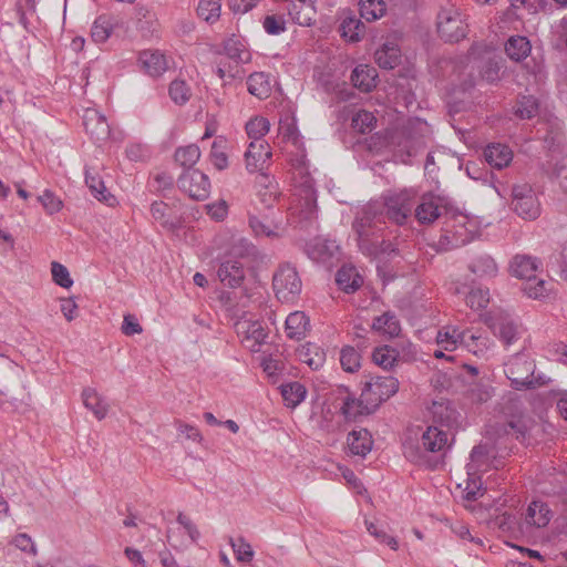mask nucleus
Instances as JSON below:
<instances>
[{"mask_svg":"<svg viewBox=\"0 0 567 567\" xmlns=\"http://www.w3.org/2000/svg\"><path fill=\"white\" fill-rule=\"evenodd\" d=\"M83 125L86 133L96 142L104 141L110 136V126L106 118L94 109H87L84 112Z\"/></svg>","mask_w":567,"mask_h":567,"instance_id":"obj_18","label":"nucleus"},{"mask_svg":"<svg viewBox=\"0 0 567 567\" xmlns=\"http://www.w3.org/2000/svg\"><path fill=\"white\" fill-rule=\"evenodd\" d=\"M516 413H513L509 419L497 430V434L511 435L516 440H524L527 431L529 430L530 420L517 408L516 402H513Z\"/></svg>","mask_w":567,"mask_h":567,"instance_id":"obj_17","label":"nucleus"},{"mask_svg":"<svg viewBox=\"0 0 567 567\" xmlns=\"http://www.w3.org/2000/svg\"><path fill=\"white\" fill-rule=\"evenodd\" d=\"M537 111L538 103L534 96H522V99L518 101L516 114L520 118H532L537 114Z\"/></svg>","mask_w":567,"mask_h":567,"instance_id":"obj_57","label":"nucleus"},{"mask_svg":"<svg viewBox=\"0 0 567 567\" xmlns=\"http://www.w3.org/2000/svg\"><path fill=\"white\" fill-rule=\"evenodd\" d=\"M491 328L494 334L497 336L505 346H511L518 339V327L508 317L493 319Z\"/></svg>","mask_w":567,"mask_h":567,"instance_id":"obj_28","label":"nucleus"},{"mask_svg":"<svg viewBox=\"0 0 567 567\" xmlns=\"http://www.w3.org/2000/svg\"><path fill=\"white\" fill-rule=\"evenodd\" d=\"M85 184L97 200L113 205L115 198L107 192L97 166H87L85 168Z\"/></svg>","mask_w":567,"mask_h":567,"instance_id":"obj_20","label":"nucleus"},{"mask_svg":"<svg viewBox=\"0 0 567 567\" xmlns=\"http://www.w3.org/2000/svg\"><path fill=\"white\" fill-rule=\"evenodd\" d=\"M523 289L529 298L544 299L547 298L553 290V282L535 277V279L526 282Z\"/></svg>","mask_w":567,"mask_h":567,"instance_id":"obj_46","label":"nucleus"},{"mask_svg":"<svg viewBox=\"0 0 567 567\" xmlns=\"http://www.w3.org/2000/svg\"><path fill=\"white\" fill-rule=\"evenodd\" d=\"M272 288L277 299L281 302H295L301 293L302 281L290 264H282L272 276Z\"/></svg>","mask_w":567,"mask_h":567,"instance_id":"obj_4","label":"nucleus"},{"mask_svg":"<svg viewBox=\"0 0 567 567\" xmlns=\"http://www.w3.org/2000/svg\"><path fill=\"white\" fill-rule=\"evenodd\" d=\"M538 270V262L535 258L525 255H517L511 262V272L513 276L526 280L535 279Z\"/></svg>","mask_w":567,"mask_h":567,"instance_id":"obj_24","label":"nucleus"},{"mask_svg":"<svg viewBox=\"0 0 567 567\" xmlns=\"http://www.w3.org/2000/svg\"><path fill=\"white\" fill-rule=\"evenodd\" d=\"M512 208L524 219H535L539 216V204L529 185L522 184L513 186Z\"/></svg>","mask_w":567,"mask_h":567,"instance_id":"obj_8","label":"nucleus"},{"mask_svg":"<svg viewBox=\"0 0 567 567\" xmlns=\"http://www.w3.org/2000/svg\"><path fill=\"white\" fill-rule=\"evenodd\" d=\"M255 252V246L246 238H237L233 241L227 258L241 259Z\"/></svg>","mask_w":567,"mask_h":567,"instance_id":"obj_55","label":"nucleus"},{"mask_svg":"<svg viewBox=\"0 0 567 567\" xmlns=\"http://www.w3.org/2000/svg\"><path fill=\"white\" fill-rule=\"evenodd\" d=\"M84 406L92 411L97 420H103L109 412V404L105 399L93 388H85L82 391Z\"/></svg>","mask_w":567,"mask_h":567,"instance_id":"obj_30","label":"nucleus"},{"mask_svg":"<svg viewBox=\"0 0 567 567\" xmlns=\"http://www.w3.org/2000/svg\"><path fill=\"white\" fill-rule=\"evenodd\" d=\"M377 64L385 70H392L400 64L401 51L395 43H384L374 53Z\"/></svg>","mask_w":567,"mask_h":567,"instance_id":"obj_32","label":"nucleus"},{"mask_svg":"<svg viewBox=\"0 0 567 567\" xmlns=\"http://www.w3.org/2000/svg\"><path fill=\"white\" fill-rule=\"evenodd\" d=\"M115 27V19L111 16H100L95 19L91 38L95 43H104L112 34Z\"/></svg>","mask_w":567,"mask_h":567,"instance_id":"obj_39","label":"nucleus"},{"mask_svg":"<svg viewBox=\"0 0 567 567\" xmlns=\"http://www.w3.org/2000/svg\"><path fill=\"white\" fill-rule=\"evenodd\" d=\"M484 156L491 166L501 169L512 162L513 153L506 145L497 143L488 145L484 150Z\"/></svg>","mask_w":567,"mask_h":567,"instance_id":"obj_31","label":"nucleus"},{"mask_svg":"<svg viewBox=\"0 0 567 567\" xmlns=\"http://www.w3.org/2000/svg\"><path fill=\"white\" fill-rule=\"evenodd\" d=\"M271 155L270 146L265 140L251 141L245 153L247 171L250 173L262 171Z\"/></svg>","mask_w":567,"mask_h":567,"instance_id":"obj_13","label":"nucleus"},{"mask_svg":"<svg viewBox=\"0 0 567 567\" xmlns=\"http://www.w3.org/2000/svg\"><path fill=\"white\" fill-rule=\"evenodd\" d=\"M499 71L501 66L497 62L487 60L482 66L481 76L486 82L494 83L499 80Z\"/></svg>","mask_w":567,"mask_h":567,"instance_id":"obj_64","label":"nucleus"},{"mask_svg":"<svg viewBox=\"0 0 567 567\" xmlns=\"http://www.w3.org/2000/svg\"><path fill=\"white\" fill-rule=\"evenodd\" d=\"M220 0H200L197 7V14L206 22H215L220 16Z\"/></svg>","mask_w":567,"mask_h":567,"instance_id":"obj_49","label":"nucleus"},{"mask_svg":"<svg viewBox=\"0 0 567 567\" xmlns=\"http://www.w3.org/2000/svg\"><path fill=\"white\" fill-rule=\"evenodd\" d=\"M38 200L49 215L60 212L63 206L62 200L50 189H45L42 195L38 197Z\"/></svg>","mask_w":567,"mask_h":567,"instance_id":"obj_61","label":"nucleus"},{"mask_svg":"<svg viewBox=\"0 0 567 567\" xmlns=\"http://www.w3.org/2000/svg\"><path fill=\"white\" fill-rule=\"evenodd\" d=\"M229 543L238 561L249 563L252 559L254 550L244 538L240 537L237 540L230 538Z\"/></svg>","mask_w":567,"mask_h":567,"instance_id":"obj_60","label":"nucleus"},{"mask_svg":"<svg viewBox=\"0 0 567 567\" xmlns=\"http://www.w3.org/2000/svg\"><path fill=\"white\" fill-rule=\"evenodd\" d=\"M375 123L377 118L372 112L360 110L353 115L351 126L358 133L367 134L374 128Z\"/></svg>","mask_w":567,"mask_h":567,"instance_id":"obj_47","label":"nucleus"},{"mask_svg":"<svg viewBox=\"0 0 567 567\" xmlns=\"http://www.w3.org/2000/svg\"><path fill=\"white\" fill-rule=\"evenodd\" d=\"M236 332L241 338V343L251 352L259 351V347L265 342L267 332L259 321L247 319L235 323Z\"/></svg>","mask_w":567,"mask_h":567,"instance_id":"obj_10","label":"nucleus"},{"mask_svg":"<svg viewBox=\"0 0 567 567\" xmlns=\"http://www.w3.org/2000/svg\"><path fill=\"white\" fill-rule=\"evenodd\" d=\"M383 224V212L377 203H368L355 212L351 228L362 254L377 256L390 251L391 244L380 240Z\"/></svg>","mask_w":567,"mask_h":567,"instance_id":"obj_1","label":"nucleus"},{"mask_svg":"<svg viewBox=\"0 0 567 567\" xmlns=\"http://www.w3.org/2000/svg\"><path fill=\"white\" fill-rule=\"evenodd\" d=\"M307 394V390L300 382H290L281 385V395L286 404L295 408L300 404Z\"/></svg>","mask_w":567,"mask_h":567,"instance_id":"obj_43","label":"nucleus"},{"mask_svg":"<svg viewBox=\"0 0 567 567\" xmlns=\"http://www.w3.org/2000/svg\"><path fill=\"white\" fill-rule=\"evenodd\" d=\"M377 70L364 64L358 65L351 73L353 86L362 92H371L377 86Z\"/></svg>","mask_w":567,"mask_h":567,"instance_id":"obj_26","label":"nucleus"},{"mask_svg":"<svg viewBox=\"0 0 567 567\" xmlns=\"http://www.w3.org/2000/svg\"><path fill=\"white\" fill-rule=\"evenodd\" d=\"M337 245L332 240L316 238L308 245V255L315 260L324 261L327 258L333 256Z\"/></svg>","mask_w":567,"mask_h":567,"instance_id":"obj_41","label":"nucleus"},{"mask_svg":"<svg viewBox=\"0 0 567 567\" xmlns=\"http://www.w3.org/2000/svg\"><path fill=\"white\" fill-rule=\"evenodd\" d=\"M399 352L390 347L383 346L374 349L372 353V359L379 367L383 369H390L398 361Z\"/></svg>","mask_w":567,"mask_h":567,"instance_id":"obj_48","label":"nucleus"},{"mask_svg":"<svg viewBox=\"0 0 567 567\" xmlns=\"http://www.w3.org/2000/svg\"><path fill=\"white\" fill-rule=\"evenodd\" d=\"M360 21L355 19H346L341 23V31L344 38H348L350 41L355 42L360 40L359 29Z\"/></svg>","mask_w":567,"mask_h":567,"instance_id":"obj_63","label":"nucleus"},{"mask_svg":"<svg viewBox=\"0 0 567 567\" xmlns=\"http://www.w3.org/2000/svg\"><path fill=\"white\" fill-rule=\"evenodd\" d=\"M446 213L445 200L435 195H424L415 208V217L421 224H431Z\"/></svg>","mask_w":567,"mask_h":567,"instance_id":"obj_11","label":"nucleus"},{"mask_svg":"<svg viewBox=\"0 0 567 567\" xmlns=\"http://www.w3.org/2000/svg\"><path fill=\"white\" fill-rule=\"evenodd\" d=\"M224 51L228 58L238 62L247 63L250 61V53L246 49L245 44L237 38H228L224 42Z\"/></svg>","mask_w":567,"mask_h":567,"instance_id":"obj_42","label":"nucleus"},{"mask_svg":"<svg viewBox=\"0 0 567 567\" xmlns=\"http://www.w3.org/2000/svg\"><path fill=\"white\" fill-rule=\"evenodd\" d=\"M291 19L300 25H311L315 7L309 0H293L288 8Z\"/></svg>","mask_w":567,"mask_h":567,"instance_id":"obj_33","label":"nucleus"},{"mask_svg":"<svg viewBox=\"0 0 567 567\" xmlns=\"http://www.w3.org/2000/svg\"><path fill=\"white\" fill-rule=\"evenodd\" d=\"M468 269L478 278H493L498 271L497 264L487 254L475 256L468 264Z\"/></svg>","mask_w":567,"mask_h":567,"instance_id":"obj_34","label":"nucleus"},{"mask_svg":"<svg viewBox=\"0 0 567 567\" xmlns=\"http://www.w3.org/2000/svg\"><path fill=\"white\" fill-rule=\"evenodd\" d=\"M551 519V511L546 503L534 501L525 513L524 526L526 530L532 527L542 528L549 524Z\"/></svg>","mask_w":567,"mask_h":567,"instance_id":"obj_19","label":"nucleus"},{"mask_svg":"<svg viewBox=\"0 0 567 567\" xmlns=\"http://www.w3.org/2000/svg\"><path fill=\"white\" fill-rule=\"evenodd\" d=\"M399 390V381L390 375L372 377L362 389V398L367 409L375 410L383 401L394 395Z\"/></svg>","mask_w":567,"mask_h":567,"instance_id":"obj_6","label":"nucleus"},{"mask_svg":"<svg viewBox=\"0 0 567 567\" xmlns=\"http://www.w3.org/2000/svg\"><path fill=\"white\" fill-rule=\"evenodd\" d=\"M347 445L352 455L364 457L372 450L373 440L368 430H353L348 434Z\"/></svg>","mask_w":567,"mask_h":567,"instance_id":"obj_22","label":"nucleus"},{"mask_svg":"<svg viewBox=\"0 0 567 567\" xmlns=\"http://www.w3.org/2000/svg\"><path fill=\"white\" fill-rule=\"evenodd\" d=\"M270 127L269 121L262 116H256L246 124V132L252 141L264 140Z\"/></svg>","mask_w":567,"mask_h":567,"instance_id":"obj_51","label":"nucleus"},{"mask_svg":"<svg viewBox=\"0 0 567 567\" xmlns=\"http://www.w3.org/2000/svg\"><path fill=\"white\" fill-rule=\"evenodd\" d=\"M466 337L463 339V346L475 355H483L492 346V341L484 336H475L470 330H464Z\"/></svg>","mask_w":567,"mask_h":567,"instance_id":"obj_45","label":"nucleus"},{"mask_svg":"<svg viewBox=\"0 0 567 567\" xmlns=\"http://www.w3.org/2000/svg\"><path fill=\"white\" fill-rule=\"evenodd\" d=\"M336 281L340 289L350 293L361 287L363 279L354 267L343 266L338 270Z\"/></svg>","mask_w":567,"mask_h":567,"instance_id":"obj_35","label":"nucleus"},{"mask_svg":"<svg viewBox=\"0 0 567 567\" xmlns=\"http://www.w3.org/2000/svg\"><path fill=\"white\" fill-rule=\"evenodd\" d=\"M178 185L192 199L205 200L209 196V179L198 169L184 172L178 179Z\"/></svg>","mask_w":567,"mask_h":567,"instance_id":"obj_9","label":"nucleus"},{"mask_svg":"<svg viewBox=\"0 0 567 567\" xmlns=\"http://www.w3.org/2000/svg\"><path fill=\"white\" fill-rule=\"evenodd\" d=\"M200 157L199 147L192 144L185 147H179L175 152V161L184 167H192L197 163Z\"/></svg>","mask_w":567,"mask_h":567,"instance_id":"obj_50","label":"nucleus"},{"mask_svg":"<svg viewBox=\"0 0 567 567\" xmlns=\"http://www.w3.org/2000/svg\"><path fill=\"white\" fill-rule=\"evenodd\" d=\"M168 93L174 103L183 105L190 99V89L185 81L174 80L168 87Z\"/></svg>","mask_w":567,"mask_h":567,"instance_id":"obj_53","label":"nucleus"},{"mask_svg":"<svg viewBox=\"0 0 567 567\" xmlns=\"http://www.w3.org/2000/svg\"><path fill=\"white\" fill-rule=\"evenodd\" d=\"M171 208L164 202H154L151 206L153 218L161 223L162 226L173 228L175 224L169 219Z\"/></svg>","mask_w":567,"mask_h":567,"instance_id":"obj_56","label":"nucleus"},{"mask_svg":"<svg viewBox=\"0 0 567 567\" xmlns=\"http://www.w3.org/2000/svg\"><path fill=\"white\" fill-rule=\"evenodd\" d=\"M138 61L144 70L152 76H159L168 69L166 56L158 51H143L140 54Z\"/></svg>","mask_w":567,"mask_h":567,"instance_id":"obj_25","label":"nucleus"},{"mask_svg":"<svg viewBox=\"0 0 567 567\" xmlns=\"http://www.w3.org/2000/svg\"><path fill=\"white\" fill-rule=\"evenodd\" d=\"M248 91L258 99H266L271 92L269 76L264 72H255L247 79Z\"/></svg>","mask_w":567,"mask_h":567,"instance_id":"obj_40","label":"nucleus"},{"mask_svg":"<svg viewBox=\"0 0 567 567\" xmlns=\"http://www.w3.org/2000/svg\"><path fill=\"white\" fill-rule=\"evenodd\" d=\"M386 6L383 0H361L360 14L367 21H375L384 16Z\"/></svg>","mask_w":567,"mask_h":567,"instance_id":"obj_44","label":"nucleus"},{"mask_svg":"<svg viewBox=\"0 0 567 567\" xmlns=\"http://www.w3.org/2000/svg\"><path fill=\"white\" fill-rule=\"evenodd\" d=\"M297 355L302 363H306L313 371L322 368L326 362L323 349L310 342L301 346L297 350Z\"/></svg>","mask_w":567,"mask_h":567,"instance_id":"obj_27","label":"nucleus"},{"mask_svg":"<svg viewBox=\"0 0 567 567\" xmlns=\"http://www.w3.org/2000/svg\"><path fill=\"white\" fill-rule=\"evenodd\" d=\"M493 393L491 384L482 379L464 382L463 394L473 403H485L493 396Z\"/></svg>","mask_w":567,"mask_h":567,"instance_id":"obj_23","label":"nucleus"},{"mask_svg":"<svg viewBox=\"0 0 567 567\" xmlns=\"http://www.w3.org/2000/svg\"><path fill=\"white\" fill-rule=\"evenodd\" d=\"M436 25L439 35L446 42H458L467 34L466 19L454 6L440 10Z\"/></svg>","mask_w":567,"mask_h":567,"instance_id":"obj_5","label":"nucleus"},{"mask_svg":"<svg viewBox=\"0 0 567 567\" xmlns=\"http://www.w3.org/2000/svg\"><path fill=\"white\" fill-rule=\"evenodd\" d=\"M51 274L53 281L62 288H70L73 285V280L65 266L58 261L51 264Z\"/></svg>","mask_w":567,"mask_h":567,"instance_id":"obj_59","label":"nucleus"},{"mask_svg":"<svg viewBox=\"0 0 567 567\" xmlns=\"http://www.w3.org/2000/svg\"><path fill=\"white\" fill-rule=\"evenodd\" d=\"M22 378L21 367L7 358H0V409L3 412L24 414L30 410L31 394Z\"/></svg>","mask_w":567,"mask_h":567,"instance_id":"obj_2","label":"nucleus"},{"mask_svg":"<svg viewBox=\"0 0 567 567\" xmlns=\"http://www.w3.org/2000/svg\"><path fill=\"white\" fill-rule=\"evenodd\" d=\"M425 452L444 453L451 446V434L439 426H429L421 436Z\"/></svg>","mask_w":567,"mask_h":567,"instance_id":"obj_15","label":"nucleus"},{"mask_svg":"<svg viewBox=\"0 0 567 567\" xmlns=\"http://www.w3.org/2000/svg\"><path fill=\"white\" fill-rule=\"evenodd\" d=\"M249 226L256 236L277 237L281 227V214L270 212L265 215H250Z\"/></svg>","mask_w":567,"mask_h":567,"instance_id":"obj_12","label":"nucleus"},{"mask_svg":"<svg viewBox=\"0 0 567 567\" xmlns=\"http://www.w3.org/2000/svg\"><path fill=\"white\" fill-rule=\"evenodd\" d=\"M489 301V292L488 290H484L481 288L472 289L466 295V305L473 310H480L487 306Z\"/></svg>","mask_w":567,"mask_h":567,"instance_id":"obj_58","label":"nucleus"},{"mask_svg":"<svg viewBox=\"0 0 567 567\" xmlns=\"http://www.w3.org/2000/svg\"><path fill=\"white\" fill-rule=\"evenodd\" d=\"M258 187L257 199L261 208L271 209L279 198V189L277 182L265 173H260L256 177Z\"/></svg>","mask_w":567,"mask_h":567,"instance_id":"obj_16","label":"nucleus"},{"mask_svg":"<svg viewBox=\"0 0 567 567\" xmlns=\"http://www.w3.org/2000/svg\"><path fill=\"white\" fill-rule=\"evenodd\" d=\"M535 362L524 353L513 355L505 363V374L516 390H529L545 384L542 377L535 375Z\"/></svg>","mask_w":567,"mask_h":567,"instance_id":"obj_3","label":"nucleus"},{"mask_svg":"<svg viewBox=\"0 0 567 567\" xmlns=\"http://www.w3.org/2000/svg\"><path fill=\"white\" fill-rule=\"evenodd\" d=\"M226 141L221 137H217L212 145L210 159L213 165L221 171L228 166V158L224 152Z\"/></svg>","mask_w":567,"mask_h":567,"instance_id":"obj_54","label":"nucleus"},{"mask_svg":"<svg viewBox=\"0 0 567 567\" xmlns=\"http://www.w3.org/2000/svg\"><path fill=\"white\" fill-rule=\"evenodd\" d=\"M495 525L503 532H520L524 533L526 530L524 524L517 525L516 518L512 514L504 513L503 515L496 517Z\"/></svg>","mask_w":567,"mask_h":567,"instance_id":"obj_62","label":"nucleus"},{"mask_svg":"<svg viewBox=\"0 0 567 567\" xmlns=\"http://www.w3.org/2000/svg\"><path fill=\"white\" fill-rule=\"evenodd\" d=\"M342 404L340 411L347 420H355L360 415L372 413L374 410L367 409V404L361 396L360 400L353 398L346 388L340 389Z\"/></svg>","mask_w":567,"mask_h":567,"instance_id":"obj_21","label":"nucleus"},{"mask_svg":"<svg viewBox=\"0 0 567 567\" xmlns=\"http://www.w3.org/2000/svg\"><path fill=\"white\" fill-rule=\"evenodd\" d=\"M360 353L353 347H344L340 353V363L344 371L355 372L360 368Z\"/></svg>","mask_w":567,"mask_h":567,"instance_id":"obj_52","label":"nucleus"},{"mask_svg":"<svg viewBox=\"0 0 567 567\" xmlns=\"http://www.w3.org/2000/svg\"><path fill=\"white\" fill-rule=\"evenodd\" d=\"M530 49L528 39L520 35L511 37L505 44L506 54L516 62L526 59L530 53Z\"/></svg>","mask_w":567,"mask_h":567,"instance_id":"obj_38","label":"nucleus"},{"mask_svg":"<svg viewBox=\"0 0 567 567\" xmlns=\"http://www.w3.org/2000/svg\"><path fill=\"white\" fill-rule=\"evenodd\" d=\"M383 198L386 217L398 225L404 224L414 206L413 193L409 190L390 193Z\"/></svg>","mask_w":567,"mask_h":567,"instance_id":"obj_7","label":"nucleus"},{"mask_svg":"<svg viewBox=\"0 0 567 567\" xmlns=\"http://www.w3.org/2000/svg\"><path fill=\"white\" fill-rule=\"evenodd\" d=\"M217 276L224 286L237 288L245 279L244 264L239 259L226 258L220 262Z\"/></svg>","mask_w":567,"mask_h":567,"instance_id":"obj_14","label":"nucleus"},{"mask_svg":"<svg viewBox=\"0 0 567 567\" xmlns=\"http://www.w3.org/2000/svg\"><path fill=\"white\" fill-rule=\"evenodd\" d=\"M464 337H466L464 330L461 331L455 327H446L437 332L436 343L445 351H453L458 344L463 346Z\"/></svg>","mask_w":567,"mask_h":567,"instance_id":"obj_36","label":"nucleus"},{"mask_svg":"<svg viewBox=\"0 0 567 567\" xmlns=\"http://www.w3.org/2000/svg\"><path fill=\"white\" fill-rule=\"evenodd\" d=\"M285 326L288 338L300 340L306 337L310 322L305 312L295 311L287 317Z\"/></svg>","mask_w":567,"mask_h":567,"instance_id":"obj_29","label":"nucleus"},{"mask_svg":"<svg viewBox=\"0 0 567 567\" xmlns=\"http://www.w3.org/2000/svg\"><path fill=\"white\" fill-rule=\"evenodd\" d=\"M372 328L375 331L389 336L390 338L398 337L401 332V324L399 319L393 312L390 311L374 318Z\"/></svg>","mask_w":567,"mask_h":567,"instance_id":"obj_37","label":"nucleus"}]
</instances>
